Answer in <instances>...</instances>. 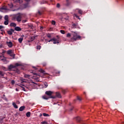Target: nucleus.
Masks as SVG:
<instances>
[{
  "label": "nucleus",
  "mask_w": 124,
  "mask_h": 124,
  "mask_svg": "<svg viewBox=\"0 0 124 124\" xmlns=\"http://www.w3.org/2000/svg\"><path fill=\"white\" fill-rule=\"evenodd\" d=\"M71 35L73 36L71 38V41L73 42V41H76L78 39H81V36L80 35H78L77 32L75 31H72Z\"/></svg>",
  "instance_id": "f257e3e1"
},
{
  "label": "nucleus",
  "mask_w": 124,
  "mask_h": 124,
  "mask_svg": "<svg viewBox=\"0 0 124 124\" xmlns=\"http://www.w3.org/2000/svg\"><path fill=\"white\" fill-rule=\"evenodd\" d=\"M12 20L13 21H17V22H21V21H22V16L20 14L13 15L12 16Z\"/></svg>",
  "instance_id": "f03ea898"
},
{
  "label": "nucleus",
  "mask_w": 124,
  "mask_h": 124,
  "mask_svg": "<svg viewBox=\"0 0 124 124\" xmlns=\"http://www.w3.org/2000/svg\"><path fill=\"white\" fill-rule=\"evenodd\" d=\"M15 31L13 29H11L9 31H7V32L9 35H12L13 32H14Z\"/></svg>",
  "instance_id": "7ed1b4c3"
},
{
  "label": "nucleus",
  "mask_w": 124,
  "mask_h": 124,
  "mask_svg": "<svg viewBox=\"0 0 124 124\" xmlns=\"http://www.w3.org/2000/svg\"><path fill=\"white\" fill-rule=\"evenodd\" d=\"M72 27L73 29H78V28H79V26L78 25V23H73L72 25Z\"/></svg>",
  "instance_id": "20e7f679"
},
{
  "label": "nucleus",
  "mask_w": 124,
  "mask_h": 124,
  "mask_svg": "<svg viewBox=\"0 0 124 124\" xmlns=\"http://www.w3.org/2000/svg\"><path fill=\"white\" fill-rule=\"evenodd\" d=\"M46 94V95H48V96H52L51 95H52V94H53V92H52V91H46L45 93Z\"/></svg>",
  "instance_id": "39448f33"
},
{
  "label": "nucleus",
  "mask_w": 124,
  "mask_h": 124,
  "mask_svg": "<svg viewBox=\"0 0 124 124\" xmlns=\"http://www.w3.org/2000/svg\"><path fill=\"white\" fill-rule=\"evenodd\" d=\"M42 98L45 99L46 100H48L49 98H55L54 96L47 97L46 96H43Z\"/></svg>",
  "instance_id": "423d86ee"
},
{
  "label": "nucleus",
  "mask_w": 124,
  "mask_h": 124,
  "mask_svg": "<svg viewBox=\"0 0 124 124\" xmlns=\"http://www.w3.org/2000/svg\"><path fill=\"white\" fill-rule=\"evenodd\" d=\"M15 68H16V67H18V66H22L23 65V64L21 63L20 62H19L18 63H16L15 64Z\"/></svg>",
  "instance_id": "0eeeda50"
},
{
  "label": "nucleus",
  "mask_w": 124,
  "mask_h": 124,
  "mask_svg": "<svg viewBox=\"0 0 124 124\" xmlns=\"http://www.w3.org/2000/svg\"><path fill=\"white\" fill-rule=\"evenodd\" d=\"M7 45H8V47L9 48H12V46H13V44L12 43V42H7Z\"/></svg>",
  "instance_id": "6e6552de"
},
{
  "label": "nucleus",
  "mask_w": 124,
  "mask_h": 124,
  "mask_svg": "<svg viewBox=\"0 0 124 124\" xmlns=\"http://www.w3.org/2000/svg\"><path fill=\"white\" fill-rule=\"evenodd\" d=\"M25 27H28V28L29 29H32L33 26L32 25V24H31V23H28L27 24H25Z\"/></svg>",
  "instance_id": "1a4fd4ad"
},
{
  "label": "nucleus",
  "mask_w": 124,
  "mask_h": 124,
  "mask_svg": "<svg viewBox=\"0 0 124 124\" xmlns=\"http://www.w3.org/2000/svg\"><path fill=\"white\" fill-rule=\"evenodd\" d=\"M56 95L57 97H58V98H62V95L61 94V93H60L59 92H56Z\"/></svg>",
  "instance_id": "9d476101"
},
{
  "label": "nucleus",
  "mask_w": 124,
  "mask_h": 124,
  "mask_svg": "<svg viewBox=\"0 0 124 124\" xmlns=\"http://www.w3.org/2000/svg\"><path fill=\"white\" fill-rule=\"evenodd\" d=\"M15 30L16 31H22V29L19 27H16L15 28Z\"/></svg>",
  "instance_id": "9b49d317"
},
{
  "label": "nucleus",
  "mask_w": 124,
  "mask_h": 124,
  "mask_svg": "<svg viewBox=\"0 0 124 124\" xmlns=\"http://www.w3.org/2000/svg\"><path fill=\"white\" fill-rule=\"evenodd\" d=\"M10 27H14V28H16V26H17V25L16 24V23H15L14 22H12L10 24Z\"/></svg>",
  "instance_id": "f8f14e48"
},
{
  "label": "nucleus",
  "mask_w": 124,
  "mask_h": 124,
  "mask_svg": "<svg viewBox=\"0 0 124 124\" xmlns=\"http://www.w3.org/2000/svg\"><path fill=\"white\" fill-rule=\"evenodd\" d=\"M25 108H26L25 106H22L19 108V111H20L21 112H22V111H24V110H25Z\"/></svg>",
  "instance_id": "ddd939ff"
},
{
  "label": "nucleus",
  "mask_w": 124,
  "mask_h": 124,
  "mask_svg": "<svg viewBox=\"0 0 124 124\" xmlns=\"http://www.w3.org/2000/svg\"><path fill=\"white\" fill-rule=\"evenodd\" d=\"M75 119L78 123H80V122H81V118L79 117H76Z\"/></svg>",
  "instance_id": "4468645a"
},
{
  "label": "nucleus",
  "mask_w": 124,
  "mask_h": 124,
  "mask_svg": "<svg viewBox=\"0 0 124 124\" xmlns=\"http://www.w3.org/2000/svg\"><path fill=\"white\" fill-rule=\"evenodd\" d=\"M13 68H15V65H10V66H8L9 69H13Z\"/></svg>",
  "instance_id": "2eb2a0df"
},
{
  "label": "nucleus",
  "mask_w": 124,
  "mask_h": 124,
  "mask_svg": "<svg viewBox=\"0 0 124 124\" xmlns=\"http://www.w3.org/2000/svg\"><path fill=\"white\" fill-rule=\"evenodd\" d=\"M13 106H14V108H15L16 109H18V106L16 105V103L13 102Z\"/></svg>",
  "instance_id": "dca6fc26"
},
{
  "label": "nucleus",
  "mask_w": 124,
  "mask_h": 124,
  "mask_svg": "<svg viewBox=\"0 0 124 124\" xmlns=\"http://www.w3.org/2000/svg\"><path fill=\"white\" fill-rule=\"evenodd\" d=\"M40 2V4H44L45 3H47L48 2L47 1L43 0L42 1H41Z\"/></svg>",
  "instance_id": "f3484780"
},
{
  "label": "nucleus",
  "mask_w": 124,
  "mask_h": 124,
  "mask_svg": "<svg viewBox=\"0 0 124 124\" xmlns=\"http://www.w3.org/2000/svg\"><path fill=\"white\" fill-rule=\"evenodd\" d=\"M53 43V44H58L60 42H59V40L55 38V41H54Z\"/></svg>",
  "instance_id": "a211bd4d"
},
{
  "label": "nucleus",
  "mask_w": 124,
  "mask_h": 124,
  "mask_svg": "<svg viewBox=\"0 0 124 124\" xmlns=\"http://www.w3.org/2000/svg\"><path fill=\"white\" fill-rule=\"evenodd\" d=\"M8 19H9L8 16V15L5 16H4V20L5 21H9V20Z\"/></svg>",
  "instance_id": "6ab92c4d"
},
{
  "label": "nucleus",
  "mask_w": 124,
  "mask_h": 124,
  "mask_svg": "<svg viewBox=\"0 0 124 124\" xmlns=\"http://www.w3.org/2000/svg\"><path fill=\"white\" fill-rule=\"evenodd\" d=\"M55 40H56V38L54 37V38H53L52 39L49 40L48 41V42H53H53H54V41H55Z\"/></svg>",
  "instance_id": "aec40b11"
},
{
  "label": "nucleus",
  "mask_w": 124,
  "mask_h": 124,
  "mask_svg": "<svg viewBox=\"0 0 124 124\" xmlns=\"http://www.w3.org/2000/svg\"><path fill=\"white\" fill-rule=\"evenodd\" d=\"M18 42L19 43H22V42H23V38H19L18 39Z\"/></svg>",
  "instance_id": "412c9836"
},
{
  "label": "nucleus",
  "mask_w": 124,
  "mask_h": 124,
  "mask_svg": "<svg viewBox=\"0 0 124 124\" xmlns=\"http://www.w3.org/2000/svg\"><path fill=\"white\" fill-rule=\"evenodd\" d=\"M7 54H8V55H11V54H12V50H8L7 52Z\"/></svg>",
  "instance_id": "4be33fe9"
},
{
  "label": "nucleus",
  "mask_w": 124,
  "mask_h": 124,
  "mask_svg": "<svg viewBox=\"0 0 124 124\" xmlns=\"http://www.w3.org/2000/svg\"><path fill=\"white\" fill-rule=\"evenodd\" d=\"M9 23V20H5L4 22V25H5V26H7V25H8Z\"/></svg>",
  "instance_id": "5701e85b"
},
{
  "label": "nucleus",
  "mask_w": 124,
  "mask_h": 124,
  "mask_svg": "<svg viewBox=\"0 0 124 124\" xmlns=\"http://www.w3.org/2000/svg\"><path fill=\"white\" fill-rule=\"evenodd\" d=\"M29 6V3H25L24 4V8H27V7H28Z\"/></svg>",
  "instance_id": "b1692460"
},
{
  "label": "nucleus",
  "mask_w": 124,
  "mask_h": 124,
  "mask_svg": "<svg viewBox=\"0 0 124 124\" xmlns=\"http://www.w3.org/2000/svg\"><path fill=\"white\" fill-rule=\"evenodd\" d=\"M26 117H31V112H28L26 113Z\"/></svg>",
  "instance_id": "393cba45"
},
{
  "label": "nucleus",
  "mask_w": 124,
  "mask_h": 124,
  "mask_svg": "<svg viewBox=\"0 0 124 124\" xmlns=\"http://www.w3.org/2000/svg\"><path fill=\"white\" fill-rule=\"evenodd\" d=\"M0 9L1 10H7V8L6 7H2Z\"/></svg>",
  "instance_id": "a878e982"
},
{
  "label": "nucleus",
  "mask_w": 124,
  "mask_h": 124,
  "mask_svg": "<svg viewBox=\"0 0 124 124\" xmlns=\"http://www.w3.org/2000/svg\"><path fill=\"white\" fill-rule=\"evenodd\" d=\"M24 77L25 78H30V77H31V76L27 74H24Z\"/></svg>",
  "instance_id": "bb28decb"
},
{
  "label": "nucleus",
  "mask_w": 124,
  "mask_h": 124,
  "mask_svg": "<svg viewBox=\"0 0 124 124\" xmlns=\"http://www.w3.org/2000/svg\"><path fill=\"white\" fill-rule=\"evenodd\" d=\"M20 81H21V84H23V83H26V81H25V79H23V78H20Z\"/></svg>",
  "instance_id": "cd10ccee"
},
{
  "label": "nucleus",
  "mask_w": 124,
  "mask_h": 124,
  "mask_svg": "<svg viewBox=\"0 0 124 124\" xmlns=\"http://www.w3.org/2000/svg\"><path fill=\"white\" fill-rule=\"evenodd\" d=\"M20 88H22V91H24V92H27L28 91L26 89V88L23 86H20Z\"/></svg>",
  "instance_id": "c85d7f7f"
},
{
  "label": "nucleus",
  "mask_w": 124,
  "mask_h": 124,
  "mask_svg": "<svg viewBox=\"0 0 124 124\" xmlns=\"http://www.w3.org/2000/svg\"><path fill=\"white\" fill-rule=\"evenodd\" d=\"M8 6H9L10 8H12L13 7V4L10 3L8 4Z\"/></svg>",
  "instance_id": "c756f323"
},
{
  "label": "nucleus",
  "mask_w": 124,
  "mask_h": 124,
  "mask_svg": "<svg viewBox=\"0 0 124 124\" xmlns=\"http://www.w3.org/2000/svg\"><path fill=\"white\" fill-rule=\"evenodd\" d=\"M43 116H44V117H49V114H47V113H44L43 114Z\"/></svg>",
  "instance_id": "7c9ffc66"
},
{
  "label": "nucleus",
  "mask_w": 124,
  "mask_h": 124,
  "mask_svg": "<svg viewBox=\"0 0 124 124\" xmlns=\"http://www.w3.org/2000/svg\"><path fill=\"white\" fill-rule=\"evenodd\" d=\"M10 57H12V58H13V59H15V54H10Z\"/></svg>",
  "instance_id": "2f4dec72"
},
{
  "label": "nucleus",
  "mask_w": 124,
  "mask_h": 124,
  "mask_svg": "<svg viewBox=\"0 0 124 124\" xmlns=\"http://www.w3.org/2000/svg\"><path fill=\"white\" fill-rule=\"evenodd\" d=\"M46 36H47V37L48 38H51V34H50V33H47V34H46Z\"/></svg>",
  "instance_id": "473e14b6"
},
{
  "label": "nucleus",
  "mask_w": 124,
  "mask_h": 124,
  "mask_svg": "<svg viewBox=\"0 0 124 124\" xmlns=\"http://www.w3.org/2000/svg\"><path fill=\"white\" fill-rule=\"evenodd\" d=\"M44 85L46 88H47V87H48V83H47L46 82H44Z\"/></svg>",
  "instance_id": "72a5a7b5"
},
{
  "label": "nucleus",
  "mask_w": 124,
  "mask_h": 124,
  "mask_svg": "<svg viewBox=\"0 0 124 124\" xmlns=\"http://www.w3.org/2000/svg\"><path fill=\"white\" fill-rule=\"evenodd\" d=\"M78 12L79 14H82V13H83V11H82V10L80 9H78Z\"/></svg>",
  "instance_id": "f704fd0d"
},
{
  "label": "nucleus",
  "mask_w": 124,
  "mask_h": 124,
  "mask_svg": "<svg viewBox=\"0 0 124 124\" xmlns=\"http://www.w3.org/2000/svg\"><path fill=\"white\" fill-rule=\"evenodd\" d=\"M67 37H71V34L70 33H68L66 35Z\"/></svg>",
  "instance_id": "c9c22d12"
},
{
  "label": "nucleus",
  "mask_w": 124,
  "mask_h": 124,
  "mask_svg": "<svg viewBox=\"0 0 124 124\" xmlns=\"http://www.w3.org/2000/svg\"><path fill=\"white\" fill-rule=\"evenodd\" d=\"M36 49L37 50H40V49H41V46H37Z\"/></svg>",
  "instance_id": "e433bc0d"
},
{
  "label": "nucleus",
  "mask_w": 124,
  "mask_h": 124,
  "mask_svg": "<svg viewBox=\"0 0 124 124\" xmlns=\"http://www.w3.org/2000/svg\"><path fill=\"white\" fill-rule=\"evenodd\" d=\"M60 32H61V33H62V34H64V33H65V31L63 30H61Z\"/></svg>",
  "instance_id": "4c0bfd02"
},
{
  "label": "nucleus",
  "mask_w": 124,
  "mask_h": 124,
  "mask_svg": "<svg viewBox=\"0 0 124 124\" xmlns=\"http://www.w3.org/2000/svg\"><path fill=\"white\" fill-rule=\"evenodd\" d=\"M0 75H1V76H4V73L1 71H0Z\"/></svg>",
  "instance_id": "58836bf2"
},
{
  "label": "nucleus",
  "mask_w": 124,
  "mask_h": 124,
  "mask_svg": "<svg viewBox=\"0 0 124 124\" xmlns=\"http://www.w3.org/2000/svg\"><path fill=\"white\" fill-rule=\"evenodd\" d=\"M47 65V63H46V62H44L43 63V66H46Z\"/></svg>",
  "instance_id": "ea45409f"
},
{
  "label": "nucleus",
  "mask_w": 124,
  "mask_h": 124,
  "mask_svg": "<svg viewBox=\"0 0 124 124\" xmlns=\"http://www.w3.org/2000/svg\"><path fill=\"white\" fill-rule=\"evenodd\" d=\"M62 93H63L64 94V93H66V90H62Z\"/></svg>",
  "instance_id": "a19ab883"
},
{
  "label": "nucleus",
  "mask_w": 124,
  "mask_h": 124,
  "mask_svg": "<svg viewBox=\"0 0 124 124\" xmlns=\"http://www.w3.org/2000/svg\"><path fill=\"white\" fill-rule=\"evenodd\" d=\"M17 2H19V3H22L23 2V0H17Z\"/></svg>",
  "instance_id": "79ce46f5"
},
{
  "label": "nucleus",
  "mask_w": 124,
  "mask_h": 124,
  "mask_svg": "<svg viewBox=\"0 0 124 124\" xmlns=\"http://www.w3.org/2000/svg\"><path fill=\"white\" fill-rule=\"evenodd\" d=\"M42 124H48V123H47V122L46 121H44L41 122Z\"/></svg>",
  "instance_id": "37998d69"
},
{
  "label": "nucleus",
  "mask_w": 124,
  "mask_h": 124,
  "mask_svg": "<svg viewBox=\"0 0 124 124\" xmlns=\"http://www.w3.org/2000/svg\"><path fill=\"white\" fill-rule=\"evenodd\" d=\"M11 84L12 85H14V84H15V81H14V80H13L11 81Z\"/></svg>",
  "instance_id": "c03bdc74"
},
{
  "label": "nucleus",
  "mask_w": 124,
  "mask_h": 124,
  "mask_svg": "<svg viewBox=\"0 0 124 124\" xmlns=\"http://www.w3.org/2000/svg\"><path fill=\"white\" fill-rule=\"evenodd\" d=\"M52 25H56V21L52 20Z\"/></svg>",
  "instance_id": "a18cd8bd"
},
{
  "label": "nucleus",
  "mask_w": 124,
  "mask_h": 124,
  "mask_svg": "<svg viewBox=\"0 0 124 124\" xmlns=\"http://www.w3.org/2000/svg\"><path fill=\"white\" fill-rule=\"evenodd\" d=\"M28 21V20H27L26 19H25V20H23L22 21V23H26V22H27Z\"/></svg>",
  "instance_id": "49530a36"
},
{
  "label": "nucleus",
  "mask_w": 124,
  "mask_h": 124,
  "mask_svg": "<svg viewBox=\"0 0 124 124\" xmlns=\"http://www.w3.org/2000/svg\"><path fill=\"white\" fill-rule=\"evenodd\" d=\"M77 99H78V100H79V101H81V100H82V99H81V98H80V97H78Z\"/></svg>",
  "instance_id": "de8ad7c7"
},
{
  "label": "nucleus",
  "mask_w": 124,
  "mask_h": 124,
  "mask_svg": "<svg viewBox=\"0 0 124 124\" xmlns=\"http://www.w3.org/2000/svg\"><path fill=\"white\" fill-rule=\"evenodd\" d=\"M2 69H3V70H4L5 71H6V68H5V67H2Z\"/></svg>",
  "instance_id": "09e8293b"
},
{
  "label": "nucleus",
  "mask_w": 124,
  "mask_h": 124,
  "mask_svg": "<svg viewBox=\"0 0 124 124\" xmlns=\"http://www.w3.org/2000/svg\"><path fill=\"white\" fill-rule=\"evenodd\" d=\"M40 72L41 73H44V72H45V71H44V70L41 69Z\"/></svg>",
  "instance_id": "8fccbe9b"
},
{
  "label": "nucleus",
  "mask_w": 124,
  "mask_h": 124,
  "mask_svg": "<svg viewBox=\"0 0 124 124\" xmlns=\"http://www.w3.org/2000/svg\"><path fill=\"white\" fill-rule=\"evenodd\" d=\"M61 6V5L60 4V3H57V7H58V8H59V7Z\"/></svg>",
  "instance_id": "3c124183"
},
{
  "label": "nucleus",
  "mask_w": 124,
  "mask_h": 124,
  "mask_svg": "<svg viewBox=\"0 0 124 124\" xmlns=\"http://www.w3.org/2000/svg\"><path fill=\"white\" fill-rule=\"evenodd\" d=\"M16 71L17 73H19L20 72V70L18 69H16Z\"/></svg>",
  "instance_id": "603ef678"
},
{
  "label": "nucleus",
  "mask_w": 124,
  "mask_h": 124,
  "mask_svg": "<svg viewBox=\"0 0 124 124\" xmlns=\"http://www.w3.org/2000/svg\"><path fill=\"white\" fill-rule=\"evenodd\" d=\"M25 1H26L27 3H29V2L31 1V0H25Z\"/></svg>",
  "instance_id": "864d4df0"
},
{
  "label": "nucleus",
  "mask_w": 124,
  "mask_h": 124,
  "mask_svg": "<svg viewBox=\"0 0 124 124\" xmlns=\"http://www.w3.org/2000/svg\"><path fill=\"white\" fill-rule=\"evenodd\" d=\"M75 16L76 18H78V19H80V17H79V16H77V15H75Z\"/></svg>",
  "instance_id": "5fc2aeb1"
},
{
  "label": "nucleus",
  "mask_w": 124,
  "mask_h": 124,
  "mask_svg": "<svg viewBox=\"0 0 124 124\" xmlns=\"http://www.w3.org/2000/svg\"><path fill=\"white\" fill-rule=\"evenodd\" d=\"M4 27L2 26H0V30H1V29H3Z\"/></svg>",
  "instance_id": "6e6d98bb"
},
{
  "label": "nucleus",
  "mask_w": 124,
  "mask_h": 124,
  "mask_svg": "<svg viewBox=\"0 0 124 124\" xmlns=\"http://www.w3.org/2000/svg\"><path fill=\"white\" fill-rule=\"evenodd\" d=\"M2 55H4V54H5V51H3L2 52Z\"/></svg>",
  "instance_id": "4d7b16f0"
},
{
  "label": "nucleus",
  "mask_w": 124,
  "mask_h": 124,
  "mask_svg": "<svg viewBox=\"0 0 124 124\" xmlns=\"http://www.w3.org/2000/svg\"><path fill=\"white\" fill-rule=\"evenodd\" d=\"M38 14H39V15H41L42 14V13H41V12H40V11H38Z\"/></svg>",
  "instance_id": "13d9d810"
},
{
  "label": "nucleus",
  "mask_w": 124,
  "mask_h": 124,
  "mask_svg": "<svg viewBox=\"0 0 124 124\" xmlns=\"http://www.w3.org/2000/svg\"><path fill=\"white\" fill-rule=\"evenodd\" d=\"M56 37L57 38V39H60V36H59V35H57Z\"/></svg>",
  "instance_id": "bf43d9fd"
},
{
  "label": "nucleus",
  "mask_w": 124,
  "mask_h": 124,
  "mask_svg": "<svg viewBox=\"0 0 124 124\" xmlns=\"http://www.w3.org/2000/svg\"><path fill=\"white\" fill-rule=\"evenodd\" d=\"M1 19H2V16L0 15V20H1Z\"/></svg>",
  "instance_id": "052dcab7"
},
{
  "label": "nucleus",
  "mask_w": 124,
  "mask_h": 124,
  "mask_svg": "<svg viewBox=\"0 0 124 124\" xmlns=\"http://www.w3.org/2000/svg\"><path fill=\"white\" fill-rule=\"evenodd\" d=\"M16 92H19V89H18V88H16Z\"/></svg>",
  "instance_id": "680f3d73"
},
{
  "label": "nucleus",
  "mask_w": 124,
  "mask_h": 124,
  "mask_svg": "<svg viewBox=\"0 0 124 124\" xmlns=\"http://www.w3.org/2000/svg\"><path fill=\"white\" fill-rule=\"evenodd\" d=\"M40 30H41V31H42V30H43V27H41L40 28Z\"/></svg>",
  "instance_id": "e2e57ef3"
},
{
  "label": "nucleus",
  "mask_w": 124,
  "mask_h": 124,
  "mask_svg": "<svg viewBox=\"0 0 124 124\" xmlns=\"http://www.w3.org/2000/svg\"><path fill=\"white\" fill-rule=\"evenodd\" d=\"M0 48H2V45H0Z\"/></svg>",
  "instance_id": "0e129e2a"
},
{
  "label": "nucleus",
  "mask_w": 124,
  "mask_h": 124,
  "mask_svg": "<svg viewBox=\"0 0 124 124\" xmlns=\"http://www.w3.org/2000/svg\"><path fill=\"white\" fill-rule=\"evenodd\" d=\"M72 110H73V108H72L70 109V111H72Z\"/></svg>",
  "instance_id": "69168bd1"
},
{
  "label": "nucleus",
  "mask_w": 124,
  "mask_h": 124,
  "mask_svg": "<svg viewBox=\"0 0 124 124\" xmlns=\"http://www.w3.org/2000/svg\"><path fill=\"white\" fill-rule=\"evenodd\" d=\"M40 117H42V114H40Z\"/></svg>",
  "instance_id": "338daca9"
},
{
  "label": "nucleus",
  "mask_w": 124,
  "mask_h": 124,
  "mask_svg": "<svg viewBox=\"0 0 124 124\" xmlns=\"http://www.w3.org/2000/svg\"><path fill=\"white\" fill-rule=\"evenodd\" d=\"M65 19H66V20H68V17L66 18Z\"/></svg>",
  "instance_id": "774afa93"
}]
</instances>
